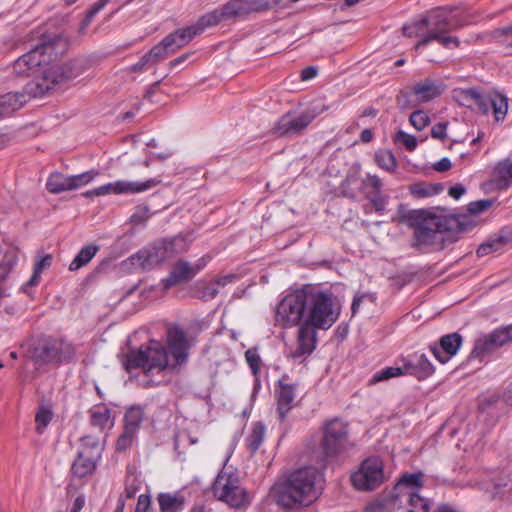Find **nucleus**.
<instances>
[{
    "label": "nucleus",
    "mask_w": 512,
    "mask_h": 512,
    "mask_svg": "<svg viewBox=\"0 0 512 512\" xmlns=\"http://www.w3.org/2000/svg\"><path fill=\"white\" fill-rule=\"evenodd\" d=\"M413 246L425 251H440L459 239L458 233L472 229L473 225L455 217H445L418 211L412 222Z\"/></svg>",
    "instance_id": "f257e3e1"
},
{
    "label": "nucleus",
    "mask_w": 512,
    "mask_h": 512,
    "mask_svg": "<svg viewBox=\"0 0 512 512\" xmlns=\"http://www.w3.org/2000/svg\"><path fill=\"white\" fill-rule=\"evenodd\" d=\"M322 475L308 466L292 472L273 487L276 503L284 510H300L313 504L321 494Z\"/></svg>",
    "instance_id": "f03ea898"
},
{
    "label": "nucleus",
    "mask_w": 512,
    "mask_h": 512,
    "mask_svg": "<svg viewBox=\"0 0 512 512\" xmlns=\"http://www.w3.org/2000/svg\"><path fill=\"white\" fill-rule=\"evenodd\" d=\"M53 51L51 43L36 46L14 62V72L20 76H33L35 79L31 82H42L45 76L53 80L59 75L61 77H58L55 86L75 77L68 65L51 62Z\"/></svg>",
    "instance_id": "7ed1b4c3"
},
{
    "label": "nucleus",
    "mask_w": 512,
    "mask_h": 512,
    "mask_svg": "<svg viewBox=\"0 0 512 512\" xmlns=\"http://www.w3.org/2000/svg\"><path fill=\"white\" fill-rule=\"evenodd\" d=\"M306 324L316 329H329L339 318L341 304L329 291L306 285Z\"/></svg>",
    "instance_id": "20e7f679"
},
{
    "label": "nucleus",
    "mask_w": 512,
    "mask_h": 512,
    "mask_svg": "<svg viewBox=\"0 0 512 512\" xmlns=\"http://www.w3.org/2000/svg\"><path fill=\"white\" fill-rule=\"evenodd\" d=\"M127 371L141 368L146 375L160 373L167 369L176 370L172 365L166 346L157 340H150L138 350L128 353L125 362Z\"/></svg>",
    "instance_id": "39448f33"
},
{
    "label": "nucleus",
    "mask_w": 512,
    "mask_h": 512,
    "mask_svg": "<svg viewBox=\"0 0 512 512\" xmlns=\"http://www.w3.org/2000/svg\"><path fill=\"white\" fill-rule=\"evenodd\" d=\"M422 472L404 474L394 487L391 497L392 512H428L429 503L417 490L422 487Z\"/></svg>",
    "instance_id": "423d86ee"
},
{
    "label": "nucleus",
    "mask_w": 512,
    "mask_h": 512,
    "mask_svg": "<svg viewBox=\"0 0 512 512\" xmlns=\"http://www.w3.org/2000/svg\"><path fill=\"white\" fill-rule=\"evenodd\" d=\"M76 348L73 344L57 338H45L32 344L27 357L36 368L44 365L59 366L75 360Z\"/></svg>",
    "instance_id": "0eeeda50"
},
{
    "label": "nucleus",
    "mask_w": 512,
    "mask_h": 512,
    "mask_svg": "<svg viewBox=\"0 0 512 512\" xmlns=\"http://www.w3.org/2000/svg\"><path fill=\"white\" fill-rule=\"evenodd\" d=\"M321 433L318 459L322 463L337 459L352 447L348 424L339 418L326 421L322 425Z\"/></svg>",
    "instance_id": "6e6552de"
},
{
    "label": "nucleus",
    "mask_w": 512,
    "mask_h": 512,
    "mask_svg": "<svg viewBox=\"0 0 512 512\" xmlns=\"http://www.w3.org/2000/svg\"><path fill=\"white\" fill-rule=\"evenodd\" d=\"M55 77L60 76L56 75ZM57 79L58 78H54L51 80L45 76L42 82L27 83L23 91L8 92L0 95V117L11 116L14 112L21 109L31 97L38 98L45 96L55 87Z\"/></svg>",
    "instance_id": "1a4fd4ad"
},
{
    "label": "nucleus",
    "mask_w": 512,
    "mask_h": 512,
    "mask_svg": "<svg viewBox=\"0 0 512 512\" xmlns=\"http://www.w3.org/2000/svg\"><path fill=\"white\" fill-rule=\"evenodd\" d=\"M213 493L218 500L232 508H244L250 503L248 492L241 486L239 476L227 470H222L216 477Z\"/></svg>",
    "instance_id": "9d476101"
},
{
    "label": "nucleus",
    "mask_w": 512,
    "mask_h": 512,
    "mask_svg": "<svg viewBox=\"0 0 512 512\" xmlns=\"http://www.w3.org/2000/svg\"><path fill=\"white\" fill-rule=\"evenodd\" d=\"M306 285L286 295L277 305L275 322L286 328L306 324Z\"/></svg>",
    "instance_id": "9b49d317"
},
{
    "label": "nucleus",
    "mask_w": 512,
    "mask_h": 512,
    "mask_svg": "<svg viewBox=\"0 0 512 512\" xmlns=\"http://www.w3.org/2000/svg\"><path fill=\"white\" fill-rule=\"evenodd\" d=\"M353 486L360 491H371L385 481L383 461L377 457H369L362 461L358 470L351 475Z\"/></svg>",
    "instance_id": "f8f14e48"
},
{
    "label": "nucleus",
    "mask_w": 512,
    "mask_h": 512,
    "mask_svg": "<svg viewBox=\"0 0 512 512\" xmlns=\"http://www.w3.org/2000/svg\"><path fill=\"white\" fill-rule=\"evenodd\" d=\"M166 344L169 357L175 369L185 365L190 349V343L185 331L176 325L168 327Z\"/></svg>",
    "instance_id": "ddd939ff"
},
{
    "label": "nucleus",
    "mask_w": 512,
    "mask_h": 512,
    "mask_svg": "<svg viewBox=\"0 0 512 512\" xmlns=\"http://www.w3.org/2000/svg\"><path fill=\"white\" fill-rule=\"evenodd\" d=\"M99 173L96 170L86 171L78 175L67 176L60 172L50 174L46 182L47 190L52 194L76 190L90 183Z\"/></svg>",
    "instance_id": "4468645a"
},
{
    "label": "nucleus",
    "mask_w": 512,
    "mask_h": 512,
    "mask_svg": "<svg viewBox=\"0 0 512 512\" xmlns=\"http://www.w3.org/2000/svg\"><path fill=\"white\" fill-rule=\"evenodd\" d=\"M510 341H512V325L495 329L475 341L469 358H483Z\"/></svg>",
    "instance_id": "2eb2a0df"
},
{
    "label": "nucleus",
    "mask_w": 512,
    "mask_h": 512,
    "mask_svg": "<svg viewBox=\"0 0 512 512\" xmlns=\"http://www.w3.org/2000/svg\"><path fill=\"white\" fill-rule=\"evenodd\" d=\"M315 118L311 111L300 114L286 113L276 122L274 133L280 137H292L300 135Z\"/></svg>",
    "instance_id": "dca6fc26"
},
{
    "label": "nucleus",
    "mask_w": 512,
    "mask_h": 512,
    "mask_svg": "<svg viewBox=\"0 0 512 512\" xmlns=\"http://www.w3.org/2000/svg\"><path fill=\"white\" fill-rule=\"evenodd\" d=\"M454 12L455 8L452 7H439L429 11L424 16L428 32L448 33L463 26V23L456 19Z\"/></svg>",
    "instance_id": "f3484780"
},
{
    "label": "nucleus",
    "mask_w": 512,
    "mask_h": 512,
    "mask_svg": "<svg viewBox=\"0 0 512 512\" xmlns=\"http://www.w3.org/2000/svg\"><path fill=\"white\" fill-rule=\"evenodd\" d=\"M462 341L463 338L459 333H450L442 336L439 340V346L432 345L430 350L435 358L444 364L456 355L462 345Z\"/></svg>",
    "instance_id": "a211bd4d"
},
{
    "label": "nucleus",
    "mask_w": 512,
    "mask_h": 512,
    "mask_svg": "<svg viewBox=\"0 0 512 512\" xmlns=\"http://www.w3.org/2000/svg\"><path fill=\"white\" fill-rule=\"evenodd\" d=\"M404 373L423 380L431 376L434 367L425 354H414L403 361Z\"/></svg>",
    "instance_id": "6ab92c4d"
},
{
    "label": "nucleus",
    "mask_w": 512,
    "mask_h": 512,
    "mask_svg": "<svg viewBox=\"0 0 512 512\" xmlns=\"http://www.w3.org/2000/svg\"><path fill=\"white\" fill-rule=\"evenodd\" d=\"M316 343V328L311 325L303 324L299 327L297 346L292 351V357L299 359L306 355H309L315 349Z\"/></svg>",
    "instance_id": "aec40b11"
},
{
    "label": "nucleus",
    "mask_w": 512,
    "mask_h": 512,
    "mask_svg": "<svg viewBox=\"0 0 512 512\" xmlns=\"http://www.w3.org/2000/svg\"><path fill=\"white\" fill-rule=\"evenodd\" d=\"M162 182L160 177L149 178L143 181L137 180H118L117 195L140 194L157 187Z\"/></svg>",
    "instance_id": "412c9836"
},
{
    "label": "nucleus",
    "mask_w": 512,
    "mask_h": 512,
    "mask_svg": "<svg viewBox=\"0 0 512 512\" xmlns=\"http://www.w3.org/2000/svg\"><path fill=\"white\" fill-rule=\"evenodd\" d=\"M296 386L294 384L284 383L283 380L279 381V388L277 391V412L281 421H283L289 411L293 408L295 399Z\"/></svg>",
    "instance_id": "4be33fe9"
},
{
    "label": "nucleus",
    "mask_w": 512,
    "mask_h": 512,
    "mask_svg": "<svg viewBox=\"0 0 512 512\" xmlns=\"http://www.w3.org/2000/svg\"><path fill=\"white\" fill-rule=\"evenodd\" d=\"M195 277L192 265L185 260H180L175 263L170 274L164 279V288L168 289L175 285L186 283Z\"/></svg>",
    "instance_id": "5701e85b"
},
{
    "label": "nucleus",
    "mask_w": 512,
    "mask_h": 512,
    "mask_svg": "<svg viewBox=\"0 0 512 512\" xmlns=\"http://www.w3.org/2000/svg\"><path fill=\"white\" fill-rule=\"evenodd\" d=\"M99 456L86 451H79L77 458L74 460L71 472L74 476L83 478L91 474L96 467V461Z\"/></svg>",
    "instance_id": "b1692460"
},
{
    "label": "nucleus",
    "mask_w": 512,
    "mask_h": 512,
    "mask_svg": "<svg viewBox=\"0 0 512 512\" xmlns=\"http://www.w3.org/2000/svg\"><path fill=\"white\" fill-rule=\"evenodd\" d=\"M194 37H196V35L193 34L191 26H188L173 31L172 33L165 36L162 40L171 54H173L180 48L187 45Z\"/></svg>",
    "instance_id": "393cba45"
},
{
    "label": "nucleus",
    "mask_w": 512,
    "mask_h": 512,
    "mask_svg": "<svg viewBox=\"0 0 512 512\" xmlns=\"http://www.w3.org/2000/svg\"><path fill=\"white\" fill-rule=\"evenodd\" d=\"M493 182L497 189L505 190L512 184V159L499 161L493 171Z\"/></svg>",
    "instance_id": "a878e982"
},
{
    "label": "nucleus",
    "mask_w": 512,
    "mask_h": 512,
    "mask_svg": "<svg viewBox=\"0 0 512 512\" xmlns=\"http://www.w3.org/2000/svg\"><path fill=\"white\" fill-rule=\"evenodd\" d=\"M144 419V408L140 405H133L124 414L123 429L137 434Z\"/></svg>",
    "instance_id": "bb28decb"
},
{
    "label": "nucleus",
    "mask_w": 512,
    "mask_h": 512,
    "mask_svg": "<svg viewBox=\"0 0 512 512\" xmlns=\"http://www.w3.org/2000/svg\"><path fill=\"white\" fill-rule=\"evenodd\" d=\"M157 501L161 512H180L185 505V498L180 493H160Z\"/></svg>",
    "instance_id": "cd10ccee"
},
{
    "label": "nucleus",
    "mask_w": 512,
    "mask_h": 512,
    "mask_svg": "<svg viewBox=\"0 0 512 512\" xmlns=\"http://www.w3.org/2000/svg\"><path fill=\"white\" fill-rule=\"evenodd\" d=\"M89 412L91 425L99 428L101 431L106 427L110 428L114 425L111 410L105 404L95 405Z\"/></svg>",
    "instance_id": "c85d7f7f"
},
{
    "label": "nucleus",
    "mask_w": 512,
    "mask_h": 512,
    "mask_svg": "<svg viewBox=\"0 0 512 512\" xmlns=\"http://www.w3.org/2000/svg\"><path fill=\"white\" fill-rule=\"evenodd\" d=\"M130 261L134 267L143 270L152 269L153 267L160 264L158 258H156L155 253H153L151 246L141 249L136 254L132 255L130 257Z\"/></svg>",
    "instance_id": "c756f323"
},
{
    "label": "nucleus",
    "mask_w": 512,
    "mask_h": 512,
    "mask_svg": "<svg viewBox=\"0 0 512 512\" xmlns=\"http://www.w3.org/2000/svg\"><path fill=\"white\" fill-rule=\"evenodd\" d=\"M2 252V259L0 260V281L7 278L10 271L17 263L19 251L17 247L8 245Z\"/></svg>",
    "instance_id": "7c9ffc66"
},
{
    "label": "nucleus",
    "mask_w": 512,
    "mask_h": 512,
    "mask_svg": "<svg viewBox=\"0 0 512 512\" xmlns=\"http://www.w3.org/2000/svg\"><path fill=\"white\" fill-rule=\"evenodd\" d=\"M493 498H503L512 493V475L510 472L501 471L492 480Z\"/></svg>",
    "instance_id": "2f4dec72"
},
{
    "label": "nucleus",
    "mask_w": 512,
    "mask_h": 512,
    "mask_svg": "<svg viewBox=\"0 0 512 512\" xmlns=\"http://www.w3.org/2000/svg\"><path fill=\"white\" fill-rule=\"evenodd\" d=\"M431 41L439 42L445 48H457L460 44L459 39L454 36H448L447 33L428 32L427 35L415 44V49L427 45Z\"/></svg>",
    "instance_id": "473e14b6"
},
{
    "label": "nucleus",
    "mask_w": 512,
    "mask_h": 512,
    "mask_svg": "<svg viewBox=\"0 0 512 512\" xmlns=\"http://www.w3.org/2000/svg\"><path fill=\"white\" fill-rule=\"evenodd\" d=\"M512 236L499 234L496 237L489 238L486 242L481 244L477 249V256L483 257L493 252L502 250L510 241Z\"/></svg>",
    "instance_id": "72a5a7b5"
},
{
    "label": "nucleus",
    "mask_w": 512,
    "mask_h": 512,
    "mask_svg": "<svg viewBox=\"0 0 512 512\" xmlns=\"http://www.w3.org/2000/svg\"><path fill=\"white\" fill-rule=\"evenodd\" d=\"M163 246L166 248V255L169 259L178 254H182L189 248V241L185 236L178 235L171 239L161 240Z\"/></svg>",
    "instance_id": "f704fd0d"
},
{
    "label": "nucleus",
    "mask_w": 512,
    "mask_h": 512,
    "mask_svg": "<svg viewBox=\"0 0 512 512\" xmlns=\"http://www.w3.org/2000/svg\"><path fill=\"white\" fill-rule=\"evenodd\" d=\"M222 21L248 14L250 10L242 4V0H231L217 9Z\"/></svg>",
    "instance_id": "c9c22d12"
},
{
    "label": "nucleus",
    "mask_w": 512,
    "mask_h": 512,
    "mask_svg": "<svg viewBox=\"0 0 512 512\" xmlns=\"http://www.w3.org/2000/svg\"><path fill=\"white\" fill-rule=\"evenodd\" d=\"M220 22H222V19L219 15L218 10L215 9L200 16L197 22L191 25V28L193 30V34L197 36L203 33L207 28L214 27L218 25Z\"/></svg>",
    "instance_id": "e433bc0d"
},
{
    "label": "nucleus",
    "mask_w": 512,
    "mask_h": 512,
    "mask_svg": "<svg viewBox=\"0 0 512 512\" xmlns=\"http://www.w3.org/2000/svg\"><path fill=\"white\" fill-rule=\"evenodd\" d=\"M99 247L94 244L84 246L69 265L70 271H76L87 265L98 252Z\"/></svg>",
    "instance_id": "4c0bfd02"
},
{
    "label": "nucleus",
    "mask_w": 512,
    "mask_h": 512,
    "mask_svg": "<svg viewBox=\"0 0 512 512\" xmlns=\"http://www.w3.org/2000/svg\"><path fill=\"white\" fill-rule=\"evenodd\" d=\"M265 431V426L261 422L253 424L251 432L246 438V446L251 454H254L262 445Z\"/></svg>",
    "instance_id": "58836bf2"
},
{
    "label": "nucleus",
    "mask_w": 512,
    "mask_h": 512,
    "mask_svg": "<svg viewBox=\"0 0 512 512\" xmlns=\"http://www.w3.org/2000/svg\"><path fill=\"white\" fill-rule=\"evenodd\" d=\"M52 262H53L52 254H44V255L38 254L35 258L33 274L27 284L29 286L37 285L39 283L42 272L45 269L51 267Z\"/></svg>",
    "instance_id": "ea45409f"
},
{
    "label": "nucleus",
    "mask_w": 512,
    "mask_h": 512,
    "mask_svg": "<svg viewBox=\"0 0 512 512\" xmlns=\"http://www.w3.org/2000/svg\"><path fill=\"white\" fill-rule=\"evenodd\" d=\"M403 35L406 37H419L423 39L428 33V27L425 17H421L409 24H406L402 28Z\"/></svg>",
    "instance_id": "a19ab883"
},
{
    "label": "nucleus",
    "mask_w": 512,
    "mask_h": 512,
    "mask_svg": "<svg viewBox=\"0 0 512 512\" xmlns=\"http://www.w3.org/2000/svg\"><path fill=\"white\" fill-rule=\"evenodd\" d=\"M413 92L422 101L432 100L439 94L435 84L429 80L416 84L413 88Z\"/></svg>",
    "instance_id": "79ce46f5"
},
{
    "label": "nucleus",
    "mask_w": 512,
    "mask_h": 512,
    "mask_svg": "<svg viewBox=\"0 0 512 512\" xmlns=\"http://www.w3.org/2000/svg\"><path fill=\"white\" fill-rule=\"evenodd\" d=\"M374 160L380 168L389 172L394 171L397 165L396 159L390 150H378L375 153Z\"/></svg>",
    "instance_id": "37998d69"
},
{
    "label": "nucleus",
    "mask_w": 512,
    "mask_h": 512,
    "mask_svg": "<svg viewBox=\"0 0 512 512\" xmlns=\"http://www.w3.org/2000/svg\"><path fill=\"white\" fill-rule=\"evenodd\" d=\"M440 190L439 184L416 183L410 186V192L416 198L430 197L438 194Z\"/></svg>",
    "instance_id": "c03bdc74"
},
{
    "label": "nucleus",
    "mask_w": 512,
    "mask_h": 512,
    "mask_svg": "<svg viewBox=\"0 0 512 512\" xmlns=\"http://www.w3.org/2000/svg\"><path fill=\"white\" fill-rule=\"evenodd\" d=\"M53 417L52 410L47 406H41L35 416L36 431L42 434L48 424L51 422Z\"/></svg>",
    "instance_id": "a18cd8bd"
},
{
    "label": "nucleus",
    "mask_w": 512,
    "mask_h": 512,
    "mask_svg": "<svg viewBox=\"0 0 512 512\" xmlns=\"http://www.w3.org/2000/svg\"><path fill=\"white\" fill-rule=\"evenodd\" d=\"M491 108L493 109L495 119L497 121L503 120L506 116L508 109L507 98L501 94H495L492 97Z\"/></svg>",
    "instance_id": "49530a36"
},
{
    "label": "nucleus",
    "mask_w": 512,
    "mask_h": 512,
    "mask_svg": "<svg viewBox=\"0 0 512 512\" xmlns=\"http://www.w3.org/2000/svg\"><path fill=\"white\" fill-rule=\"evenodd\" d=\"M404 367L403 365L401 367H385L382 370L376 372L372 379L370 380L371 383H378L381 381L388 380L393 377H397L400 375H404Z\"/></svg>",
    "instance_id": "de8ad7c7"
},
{
    "label": "nucleus",
    "mask_w": 512,
    "mask_h": 512,
    "mask_svg": "<svg viewBox=\"0 0 512 512\" xmlns=\"http://www.w3.org/2000/svg\"><path fill=\"white\" fill-rule=\"evenodd\" d=\"M171 52L167 48L166 45H164L163 40H161L160 43L152 47L147 53V58L151 61L152 65H155L156 63L164 60L167 58Z\"/></svg>",
    "instance_id": "09e8293b"
},
{
    "label": "nucleus",
    "mask_w": 512,
    "mask_h": 512,
    "mask_svg": "<svg viewBox=\"0 0 512 512\" xmlns=\"http://www.w3.org/2000/svg\"><path fill=\"white\" fill-rule=\"evenodd\" d=\"M141 483L136 476L127 475L125 479L124 491L120 495H124L125 501L135 497L140 490Z\"/></svg>",
    "instance_id": "8fccbe9b"
},
{
    "label": "nucleus",
    "mask_w": 512,
    "mask_h": 512,
    "mask_svg": "<svg viewBox=\"0 0 512 512\" xmlns=\"http://www.w3.org/2000/svg\"><path fill=\"white\" fill-rule=\"evenodd\" d=\"M476 94L477 89L468 88L456 91L455 97L461 105L471 107L474 105Z\"/></svg>",
    "instance_id": "3c124183"
},
{
    "label": "nucleus",
    "mask_w": 512,
    "mask_h": 512,
    "mask_svg": "<svg viewBox=\"0 0 512 512\" xmlns=\"http://www.w3.org/2000/svg\"><path fill=\"white\" fill-rule=\"evenodd\" d=\"M376 296L373 293H365L361 295H356L353 299L352 305H351V312L352 316H354L360 308L361 304H375Z\"/></svg>",
    "instance_id": "603ef678"
},
{
    "label": "nucleus",
    "mask_w": 512,
    "mask_h": 512,
    "mask_svg": "<svg viewBox=\"0 0 512 512\" xmlns=\"http://www.w3.org/2000/svg\"><path fill=\"white\" fill-rule=\"evenodd\" d=\"M137 434H134L130 431L123 429L122 434L118 437L116 441V450L119 452H123L130 448L136 438Z\"/></svg>",
    "instance_id": "864d4df0"
},
{
    "label": "nucleus",
    "mask_w": 512,
    "mask_h": 512,
    "mask_svg": "<svg viewBox=\"0 0 512 512\" xmlns=\"http://www.w3.org/2000/svg\"><path fill=\"white\" fill-rule=\"evenodd\" d=\"M409 121L417 130H422L428 125L430 119L424 111L417 110L410 115Z\"/></svg>",
    "instance_id": "5fc2aeb1"
},
{
    "label": "nucleus",
    "mask_w": 512,
    "mask_h": 512,
    "mask_svg": "<svg viewBox=\"0 0 512 512\" xmlns=\"http://www.w3.org/2000/svg\"><path fill=\"white\" fill-rule=\"evenodd\" d=\"M81 447L80 451H86L87 453H94L97 456H100V447L99 441L95 437L85 436L81 438Z\"/></svg>",
    "instance_id": "6e6d98bb"
},
{
    "label": "nucleus",
    "mask_w": 512,
    "mask_h": 512,
    "mask_svg": "<svg viewBox=\"0 0 512 512\" xmlns=\"http://www.w3.org/2000/svg\"><path fill=\"white\" fill-rule=\"evenodd\" d=\"M395 141L401 142L407 150L413 151L417 147V140L413 135H410L402 130H399L395 135Z\"/></svg>",
    "instance_id": "4d7b16f0"
},
{
    "label": "nucleus",
    "mask_w": 512,
    "mask_h": 512,
    "mask_svg": "<svg viewBox=\"0 0 512 512\" xmlns=\"http://www.w3.org/2000/svg\"><path fill=\"white\" fill-rule=\"evenodd\" d=\"M245 358H246L248 365L250 366V368L252 370V373L254 375H257V373L259 372V369H260V362H261V359H260V356H259L257 350L254 348L248 349L245 352Z\"/></svg>",
    "instance_id": "13d9d810"
},
{
    "label": "nucleus",
    "mask_w": 512,
    "mask_h": 512,
    "mask_svg": "<svg viewBox=\"0 0 512 512\" xmlns=\"http://www.w3.org/2000/svg\"><path fill=\"white\" fill-rule=\"evenodd\" d=\"M492 97L491 95H483L477 90L474 105L484 114H487L491 109Z\"/></svg>",
    "instance_id": "bf43d9fd"
},
{
    "label": "nucleus",
    "mask_w": 512,
    "mask_h": 512,
    "mask_svg": "<svg viewBox=\"0 0 512 512\" xmlns=\"http://www.w3.org/2000/svg\"><path fill=\"white\" fill-rule=\"evenodd\" d=\"M500 36H503V45L508 54L512 55V22L497 30Z\"/></svg>",
    "instance_id": "052dcab7"
},
{
    "label": "nucleus",
    "mask_w": 512,
    "mask_h": 512,
    "mask_svg": "<svg viewBox=\"0 0 512 512\" xmlns=\"http://www.w3.org/2000/svg\"><path fill=\"white\" fill-rule=\"evenodd\" d=\"M493 204V201L490 199L478 200L469 203L468 211L471 214H478L488 210Z\"/></svg>",
    "instance_id": "680f3d73"
},
{
    "label": "nucleus",
    "mask_w": 512,
    "mask_h": 512,
    "mask_svg": "<svg viewBox=\"0 0 512 512\" xmlns=\"http://www.w3.org/2000/svg\"><path fill=\"white\" fill-rule=\"evenodd\" d=\"M447 122H440L431 129V136L435 139L444 140L446 138Z\"/></svg>",
    "instance_id": "e2e57ef3"
},
{
    "label": "nucleus",
    "mask_w": 512,
    "mask_h": 512,
    "mask_svg": "<svg viewBox=\"0 0 512 512\" xmlns=\"http://www.w3.org/2000/svg\"><path fill=\"white\" fill-rule=\"evenodd\" d=\"M117 181L107 183L100 187L95 188L96 196H104L108 194H116L117 195Z\"/></svg>",
    "instance_id": "0e129e2a"
},
{
    "label": "nucleus",
    "mask_w": 512,
    "mask_h": 512,
    "mask_svg": "<svg viewBox=\"0 0 512 512\" xmlns=\"http://www.w3.org/2000/svg\"><path fill=\"white\" fill-rule=\"evenodd\" d=\"M364 183L367 187H371L373 189V194L381 192L382 181L378 176L368 175Z\"/></svg>",
    "instance_id": "69168bd1"
},
{
    "label": "nucleus",
    "mask_w": 512,
    "mask_h": 512,
    "mask_svg": "<svg viewBox=\"0 0 512 512\" xmlns=\"http://www.w3.org/2000/svg\"><path fill=\"white\" fill-rule=\"evenodd\" d=\"M151 248L153 250V253H155L156 258H158L159 263H162L169 259L168 256L166 255V248L163 246L161 241L155 242L153 245H151Z\"/></svg>",
    "instance_id": "338daca9"
},
{
    "label": "nucleus",
    "mask_w": 512,
    "mask_h": 512,
    "mask_svg": "<svg viewBox=\"0 0 512 512\" xmlns=\"http://www.w3.org/2000/svg\"><path fill=\"white\" fill-rule=\"evenodd\" d=\"M150 504H151V500L148 495H146V494L139 495L137 505L135 508V512H147Z\"/></svg>",
    "instance_id": "774afa93"
}]
</instances>
